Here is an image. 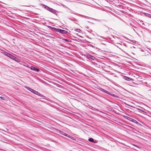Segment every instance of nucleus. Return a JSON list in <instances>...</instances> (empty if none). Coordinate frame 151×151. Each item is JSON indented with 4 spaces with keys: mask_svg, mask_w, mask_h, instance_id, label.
<instances>
[{
    "mask_svg": "<svg viewBox=\"0 0 151 151\" xmlns=\"http://www.w3.org/2000/svg\"><path fill=\"white\" fill-rule=\"evenodd\" d=\"M88 140L90 141V142H94V140L93 139L91 138H90L89 139H88Z\"/></svg>",
    "mask_w": 151,
    "mask_h": 151,
    "instance_id": "obj_6",
    "label": "nucleus"
},
{
    "mask_svg": "<svg viewBox=\"0 0 151 151\" xmlns=\"http://www.w3.org/2000/svg\"><path fill=\"white\" fill-rule=\"evenodd\" d=\"M102 91L104 92H105L106 93H107V94H110V93L108 91H107L105 90H104V89H103L102 90Z\"/></svg>",
    "mask_w": 151,
    "mask_h": 151,
    "instance_id": "obj_7",
    "label": "nucleus"
},
{
    "mask_svg": "<svg viewBox=\"0 0 151 151\" xmlns=\"http://www.w3.org/2000/svg\"><path fill=\"white\" fill-rule=\"evenodd\" d=\"M63 134V135H64L65 136H67V137H69V138H70V136H68V134L65 133H63V132H62V133L61 134Z\"/></svg>",
    "mask_w": 151,
    "mask_h": 151,
    "instance_id": "obj_5",
    "label": "nucleus"
},
{
    "mask_svg": "<svg viewBox=\"0 0 151 151\" xmlns=\"http://www.w3.org/2000/svg\"><path fill=\"white\" fill-rule=\"evenodd\" d=\"M58 31L60 33L62 34H65L67 32V31L63 30H62L60 29H58Z\"/></svg>",
    "mask_w": 151,
    "mask_h": 151,
    "instance_id": "obj_2",
    "label": "nucleus"
},
{
    "mask_svg": "<svg viewBox=\"0 0 151 151\" xmlns=\"http://www.w3.org/2000/svg\"><path fill=\"white\" fill-rule=\"evenodd\" d=\"M26 88L28 90H29L31 92H32L33 93H35L37 95H39V94H40V93H38V92L35 91V90H34L33 89H32L31 88H29L27 87H26Z\"/></svg>",
    "mask_w": 151,
    "mask_h": 151,
    "instance_id": "obj_1",
    "label": "nucleus"
},
{
    "mask_svg": "<svg viewBox=\"0 0 151 151\" xmlns=\"http://www.w3.org/2000/svg\"><path fill=\"white\" fill-rule=\"evenodd\" d=\"M124 79L126 80H127L133 81V80L132 78L127 76H124Z\"/></svg>",
    "mask_w": 151,
    "mask_h": 151,
    "instance_id": "obj_3",
    "label": "nucleus"
},
{
    "mask_svg": "<svg viewBox=\"0 0 151 151\" xmlns=\"http://www.w3.org/2000/svg\"><path fill=\"white\" fill-rule=\"evenodd\" d=\"M63 40L66 42H71V41L69 40H68L67 39H64Z\"/></svg>",
    "mask_w": 151,
    "mask_h": 151,
    "instance_id": "obj_8",
    "label": "nucleus"
},
{
    "mask_svg": "<svg viewBox=\"0 0 151 151\" xmlns=\"http://www.w3.org/2000/svg\"><path fill=\"white\" fill-rule=\"evenodd\" d=\"M0 98L2 100H4V98L3 97L1 96L0 97Z\"/></svg>",
    "mask_w": 151,
    "mask_h": 151,
    "instance_id": "obj_9",
    "label": "nucleus"
},
{
    "mask_svg": "<svg viewBox=\"0 0 151 151\" xmlns=\"http://www.w3.org/2000/svg\"><path fill=\"white\" fill-rule=\"evenodd\" d=\"M30 69L33 70H35L37 72H38L39 71V69H36L35 67L33 66H31L30 68Z\"/></svg>",
    "mask_w": 151,
    "mask_h": 151,
    "instance_id": "obj_4",
    "label": "nucleus"
},
{
    "mask_svg": "<svg viewBox=\"0 0 151 151\" xmlns=\"http://www.w3.org/2000/svg\"><path fill=\"white\" fill-rule=\"evenodd\" d=\"M137 109L139 110H140V111H142V110H141V109H139L137 108Z\"/></svg>",
    "mask_w": 151,
    "mask_h": 151,
    "instance_id": "obj_10",
    "label": "nucleus"
}]
</instances>
